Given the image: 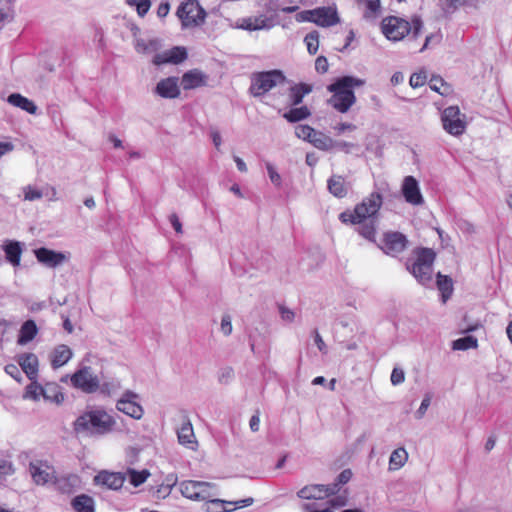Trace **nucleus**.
Here are the masks:
<instances>
[{
    "label": "nucleus",
    "instance_id": "obj_1",
    "mask_svg": "<svg viewBox=\"0 0 512 512\" xmlns=\"http://www.w3.org/2000/svg\"><path fill=\"white\" fill-rule=\"evenodd\" d=\"M382 205L381 193L372 192L356 204L353 210L347 209L340 213L339 220L345 225H358L359 235L368 241L375 242L377 220Z\"/></svg>",
    "mask_w": 512,
    "mask_h": 512
},
{
    "label": "nucleus",
    "instance_id": "obj_2",
    "mask_svg": "<svg viewBox=\"0 0 512 512\" xmlns=\"http://www.w3.org/2000/svg\"><path fill=\"white\" fill-rule=\"evenodd\" d=\"M180 489L182 495L191 500L210 501L212 503L221 502L223 505L233 506L229 508L224 506L223 509L225 511H231L237 508L250 506L254 501L251 497L235 502L215 500L213 499V497L216 495L215 485L204 481H183L180 485Z\"/></svg>",
    "mask_w": 512,
    "mask_h": 512
},
{
    "label": "nucleus",
    "instance_id": "obj_3",
    "mask_svg": "<svg viewBox=\"0 0 512 512\" xmlns=\"http://www.w3.org/2000/svg\"><path fill=\"white\" fill-rule=\"evenodd\" d=\"M115 424L114 417L104 409H94L78 416L73 423V429L77 434L104 435L111 432Z\"/></svg>",
    "mask_w": 512,
    "mask_h": 512
},
{
    "label": "nucleus",
    "instance_id": "obj_4",
    "mask_svg": "<svg viewBox=\"0 0 512 512\" xmlns=\"http://www.w3.org/2000/svg\"><path fill=\"white\" fill-rule=\"evenodd\" d=\"M365 81L353 76H343L328 86V91L332 93L329 104L338 112L346 113L355 103L356 97L353 89L361 87Z\"/></svg>",
    "mask_w": 512,
    "mask_h": 512
},
{
    "label": "nucleus",
    "instance_id": "obj_5",
    "mask_svg": "<svg viewBox=\"0 0 512 512\" xmlns=\"http://www.w3.org/2000/svg\"><path fill=\"white\" fill-rule=\"evenodd\" d=\"M381 32L390 41L398 42L412 33L414 38L419 37L423 29V21L419 16H413L411 21L398 16H386L381 21Z\"/></svg>",
    "mask_w": 512,
    "mask_h": 512
},
{
    "label": "nucleus",
    "instance_id": "obj_6",
    "mask_svg": "<svg viewBox=\"0 0 512 512\" xmlns=\"http://www.w3.org/2000/svg\"><path fill=\"white\" fill-rule=\"evenodd\" d=\"M286 82V76L281 70L256 72L251 76L249 93L254 97L264 96L278 85Z\"/></svg>",
    "mask_w": 512,
    "mask_h": 512
},
{
    "label": "nucleus",
    "instance_id": "obj_7",
    "mask_svg": "<svg viewBox=\"0 0 512 512\" xmlns=\"http://www.w3.org/2000/svg\"><path fill=\"white\" fill-rule=\"evenodd\" d=\"M415 261L407 269L423 285L431 282L433 273V263L436 258L435 252L430 248H417L414 251Z\"/></svg>",
    "mask_w": 512,
    "mask_h": 512
},
{
    "label": "nucleus",
    "instance_id": "obj_8",
    "mask_svg": "<svg viewBox=\"0 0 512 512\" xmlns=\"http://www.w3.org/2000/svg\"><path fill=\"white\" fill-rule=\"evenodd\" d=\"M72 387L86 394L95 393L100 388V378L90 366H84L70 376Z\"/></svg>",
    "mask_w": 512,
    "mask_h": 512
},
{
    "label": "nucleus",
    "instance_id": "obj_9",
    "mask_svg": "<svg viewBox=\"0 0 512 512\" xmlns=\"http://www.w3.org/2000/svg\"><path fill=\"white\" fill-rule=\"evenodd\" d=\"M177 16L185 27L197 26L204 22L206 12L196 0H187L177 9Z\"/></svg>",
    "mask_w": 512,
    "mask_h": 512
},
{
    "label": "nucleus",
    "instance_id": "obj_10",
    "mask_svg": "<svg viewBox=\"0 0 512 512\" xmlns=\"http://www.w3.org/2000/svg\"><path fill=\"white\" fill-rule=\"evenodd\" d=\"M441 121L444 130L453 136L462 135L466 130L465 115L458 106L445 108L441 114Z\"/></svg>",
    "mask_w": 512,
    "mask_h": 512
},
{
    "label": "nucleus",
    "instance_id": "obj_11",
    "mask_svg": "<svg viewBox=\"0 0 512 512\" xmlns=\"http://www.w3.org/2000/svg\"><path fill=\"white\" fill-rule=\"evenodd\" d=\"M406 235L398 231H388L382 236L380 249L387 255L396 257L402 253L408 246Z\"/></svg>",
    "mask_w": 512,
    "mask_h": 512
},
{
    "label": "nucleus",
    "instance_id": "obj_12",
    "mask_svg": "<svg viewBox=\"0 0 512 512\" xmlns=\"http://www.w3.org/2000/svg\"><path fill=\"white\" fill-rule=\"evenodd\" d=\"M29 471L33 481L37 485L53 484L56 471L47 461L36 460L29 464Z\"/></svg>",
    "mask_w": 512,
    "mask_h": 512
},
{
    "label": "nucleus",
    "instance_id": "obj_13",
    "mask_svg": "<svg viewBox=\"0 0 512 512\" xmlns=\"http://www.w3.org/2000/svg\"><path fill=\"white\" fill-rule=\"evenodd\" d=\"M116 408L134 418L141 419L144 414L143 407L138 402V395L132 391H126L122 397L117 401Z\"/></svg>",
    "mask_w": 512,
    "mask_h": 512
},
{
    "label": "nucleus",
    "instance_id": "obj_14",
    "mask_svg": "<svg viewBox=\"0 0 512 512\" xmlns=\"http://www.w3.org/2000/svg\"><path fill=\"white\" fill-rule=\"evenodd\" d=\"M401 192L405 201L411 205L418 206L424 202L418 181L413 176H406L403 179Z\"/></svg>",
    "mask_w": 512,
    "mask_h": 512
},
{
    "label": "nucleus",
    "instance_id": "obj_15",
    "mask_svg": "<svg viewBox=\"0 0 512 512\" xmlns=\"http://www.w3.org/2000/svg\"><path fill=\"white\" fill-rule=\"evenodd\" d=\"M126 480V475L121 472H109L106 470L100 471L94 477V483L98 486L105 487L111 490H119L122 488Z\"/></svg>",
    "mask_w": 512,
    "mask_h": 512
},
{
    "label": "nucleus",
    "instance_id": "obj_16",
    "mask_svg": "<svg viewBox=\"0 0 512 512\" xmlns=\"http://www.w3.org/2000/svg\"><path fill=\"white\" fill-rule=\"evenodd\" d=\"M335 495V486L323 484H310L301 488L297 492V496L301 499H323Z\"/></svg>",
    "mask_w": 512,
    "mask_h": 512
},
{
    "label": "nucleus",
    "instance_id": "obj_17",
    "mask_svg": "<svg viewBox=\"0 0 512 512\" xmlns=\"http://www.w3.org/2000/svg\"><path fill=\"white\" fill-rule=\"evenodd\" d=\"M187 58V51L184 47L176 46L153 57V64L160 66L163 64H180Z\"/></svg>",
    "mask_w": 512,
    "mask_h": 512
},
{
    "label": "nucleus",
    "instance_id": "obj_18",
    "mask_svg": "<svg viewBox=\"0 0 512 512\" xmlns=\"http://www.w3.org/2000/svg\"><path fill=\"white\" fill-rule=\"evenodd\" d=\"M314 23L321 27H331L340 22L336 8L318 7L314 9Z\"/></svg>",
    "mask_w": 512,
    "mask_h": 512
},
{
    "label": "nucleus",
    "instance_id": "obj_19",
    "mask_svg": "<svg viewBox=\"0 0 512 512\" xmlns=\"http://www.w3.org/2000/svg\"><path fill=\"white\" fill-rule=\"evenodd\" d=\"M34 253L40 263L51 268L61 265L66 260V256L63 253L45 247L36 249Z\"/></svg>",
    "mask_w": 512,
    "mask_h": 512
},
{
    "label": "nucleus",
    "instance_id": "obj_20",
    "mask_svg": "<svg viewBox=\"0 0 512 512\" xmlns=\"http://www.w3.org/2000/svg\"><path fill=\"white\" fill-rule=\"evenodd\" d=\"M17 363L30 380L38 376V358L33 353H23L17 356Z\"/></svg>",
    "mask_w": 512,
    "mask_h": 512
},
{
    "label": "nucleus",
    "instance_id": "obj_21",
    "mask_svg": "<svg viewBox=\"0 0 512 512\" xmlns=\"http://www.w3.org/2000/svg\"><path fill=\"white\" fill-rule=\"evenodd\" d=\"M155 91L159 96L163 98H177L180 95L178 78L167 77L165 79L160 80L156 85Z\"/></svg>",
    "mask_w": 512,
    "mask_h": 512
},
{
    "label": "nucleus",
    "instance_id": "obj_22",
    "mask_svg": "<svg viewBox=\"0 0 512 512\" xmlns=\"http://www.w3.org/2000/svg\"><path fill=\"white\" fill-rule=\"evenodd\" d=\"M177 436L180 444L186 445L192 449L197 444L193 426L186 415L182 417V424L177 429Z\"/></svg>",
    "mask_w": 512,
    "mask_h": 512
},
{
    "label": "nucleus",
    "instance_id": "obj_23",
    "mask_svg": "<svg viewBox=\"0 0 512 512\" xmlns=\"http://www.w3.org/2000/svg\"><path fill=\"white\" fill-rule=\"evenodd\" d=\"M53 484L56 489L63 494H72L80 484L78 475L69 474L61 477H55Z\"/></svg>",
    "mask_w": 512,
    "mask_h": 512
},
{
    "label": "nucleus",
    "instance_id": "obj_24",
    "mask_svg": "<svg viewBox=\"0 0 512 512\" xmlns=\"http://www.w3.org/2000/svg\"><path fill=\"white\" fill-rule=\"evenodd\" d=\"M346 504L347 496L342 495L327 501L322 508H319L316 504H305L303 509L305 512H334L336 509Z\"/></svg>",
    "mask_w": 512,
    "mask_h": 512
},
{
    "label": "nucleus",
    "instance_id": "obj_25",
    "mask_svg": "<svg viewBox=\"0 0 512 512\" xmlns=\"http://www.w3.org/2000/svg\"><path fill=\"white\" fill-rule=\"evenodd\" d=\"M182 87L184 90H191L206 84V76L197 69L190 70L182 76Z\"/></svg>",
    "mask_w": 512,
    "mask_h": 512
},
{
    "label": "nucleus",
    "instance_id": "obj_26",
    "mask_svg": "<svg viewBox=\"0 0 512 512\" xmlns=\"http://www.w3.org/2000/svg\"><path fill=\"white\" fill-rule=\"evenodd\" d=\"M45 401H49L56 405H61L64 402L65 395L62 388L55 382H47L43 385V396Z\"/></svg>",
    "mask_w": 512,
    "mask_h": 512
},
{
    "label": "nucleus",
    "instance_id": "obj_27",
    "mask_svg": "<svg viewBox=\"0 0 512 512\" xmlns=\"http://www.w3.org/2000/svg\"><path fill=\"white\" fill-rule=\"evenodd\" d=\"M72 351L67 345H58L51 354V365L59 368L65 365L72 358Z\"/></svg>",
    "mask_w": 512,
    "mask_h": 512
},
{
    "label": "nucleus",
    "instance_id": "obj_28",
    "mask_svg": "<svg viewBox=\"0 0 512 512\" xmlns=\"http://www.w3.org/2000/svg\"><path fill=\"white\" fill-rule=\"evenodd\" d=\"M329 192L337 198H344L348 194V185L340 175H333L327 182Z\"/></svg>",
    "mask_w": 512,
    "mask_h": 512
},
{
    "label": "nucleus",
    "instance_id": "obj_29",
    "mask_svg": "<svg viewBox=\"0 0 512 512\" xmlns=\"http://www.w3.org/2000/svg\"><path fill=\"white\" fill-rule=\"evenodd\" d=\"M268 26V18L265 15L245 17L240 20L239 28L255 31L266 28Z\"/></svg>",
    "mask_w": 512,
    "mask_h": 512
},
{
    "label": "nucleus",
    "instance_id": "obj_30",
    "mask_svg": "<svg viewBox=\"0 0 512 512\" xmlns=\"http://www.w3.org/2000/svg\"><path fill=\"white\" fill-rule=\"evenodd\" d=\"M38 333V328L33 320L25 321L19 331L18 344L24 345L32 341Z\"/></svg>",
    "mask_w": 512,
    "mask_h": 512
},
{
    "label": "nucleus",
    "instance_id": "obj_31",
    "mask_svg": "<svg viewBox=\"0 0 512 512\" xmlns=\"http://www.w3.org/2000/svg\"><path fill=\"white\" fill-rule=\"evenodd\" d=\"M71 506L76 512H95V502L87 494H81L73 498Z\"/></svg>",
    "mask_w": 512,
    "mask_h": 512
},
{
    "label": "nucleus",
    "instance_id": "obj_32",
    "mask_svg": "<svg viewBox=\"0 0 512 512\" xmlns=\"http://www.w3.org/2000/svg\"><path fill=\"white\" fill-rule=\"evenodd\" d=\"M7 101L11 105L18 107L30 114H35L37 111V106L34 104V102L22 96L21 94L13 93L8 96Z\"/></svg>",
    "mask_w": 512,
    "mask_h": 512
},
{
    "label": "nucleus",
    "instance_id": "obj_33",
    "mask_svg": "<svg viewBox=\"0 0 512 512\" xmlns=\"http://www.w3.org/2000/svg\"><path fill=\"white\" fill-rule=\"evenodd\" d=\"M312 91V87L306 83L295 84L290 88V105L296 106L303 101V98Z\"/></svg>",
    "mask_w": 512,
    "mask_h": 512
},
{
    "label": "nucleus",
    "instance_id": "obj_34",
    "mask_svg": "<svg viewBox=\"0 0 512 512\" xmlns=\"http://www.w3.org/2000/svg\"><path fill=\"white\" fill-rule=\"evenodd\" d=\"M315 148L323 151H328L334 148L335 143L331 137L324 134L323 132L315 130V136H312L309 140Z\"/></svg>",
    "mask_w": 512,
    "mask_h": 512
},
{
    "label": "nucleus",
    "instance_id": "obj_35",
    "mask_svg": "<svg viewBox=\"0 0 512 512\" xmlns=\"http://www.w3.org/2000/svg\"><path fill=\"white\" fill-rule=\"evenodd\" d=\"M437 288L441 292L442 301L445 303L453 293L452 279L447 275L437 274Z\"/></svg>",
    "mask_w": 512,
    "mask_h": 512
},
{
    "label": "nucleus",
    "instance_id": "obj_36",
    "mask_svg": "<svg viewBox=\"0 0 512 512\" xmlns=\"http://www.w3.org/2000/svg\"><path fill=\"white\" fill-rule=\"evenodd\" d=\"M7 260L13 265L18 266L21 261L22 248L19 242L11 241L4 246Z\"/></svg>",
    "mask_w": 512,
    "mask_h": 512
},
{
    "label": "nucleus",
    "instance_id": "obj_37",
    "mask_svg": "<svg viewBox=\"0 0 512 512\" xmlns=\"http://www.w3.org/2000/svg\"><path fill=\"white\" fill-rule=\"evenodd\" d=\"M408 460V453L405 448L395 449L389 459V470L396 471L402 468Z\"/></svg>",
    "mask_w": 512,
    "mask_h": 512
},
{
    "label": "nucleus",
    "instance_id": "obj_38",
    "mask_svg": "<svg viewBox=\"0 0 512 512\" xmlns=\"http://www.w3.org/2000/svg\"><path fill=\"white\" fill-rule=\"evenodd\" d=\"M428 84L433 91L439 93L442 96L447 97L453 93L452 86L438 75H433L430 78Z\"/></svg>",
    "mask_w": 512,
    "mask_h": 512
},
{
    "label": "nucleus",
    "instance_id": "obj_39",
    "mask_svg": "<svg viewBox=\"0 0 512 512\" xmlns=\"http://www.w3.org/2000/svg\"><path fill=\"white\" fill-rule=\"evenodd\" d=\"M310 110L307 106L292 108L283 114V117L290 123L299 122L310 116Z\"/></svg>",
    "mask_w": 512,
    "mask_h": 512
},
{
    "label": "nucleus",
    "instance_id": "obj_40",
    "mask_svg": "<svg viewBox=\"0 0 512 512\" xmlns=\"http://www.w3.org/2000/svg\"><path fill=\"white\" fill-rule=\"evenodd\" d=\"M127 475L129 477L130 483L134 487H138L148 479V477L150 476V472L147 469L137 471L135 469L129 468L127 470Z\"/></svg>",
    "mask_w": 512,
    "mask_h": 512
},
{
    "label": "nucleus",
    "instance_id": "obj_41",
    "mask_svg": "<svg viewBox=\"0 0 512 512\" xmlns=\"http://www.w3.org/2000/svg\"><path fill=\"white\" fill-rule=\"evenodd\" d=\"M43 396V385L39 384L36 379L31 380V383L26 386L24 398L31 399L33 401H39Z\"/></svg>",
    "mask_w": 512,
    "mask_h": 512
},
{
    "label": "nucleus",
    "instance_id": "obj_42",
    "mask_svg": "<svg viewBox=\"0 0 512 512\" xmlns=\"http://www.w3.org/2000/svg\"><path fill=\"white\" fill-rule=\"evenodd\" d=\"M477 345L478 341L474 336H465L453 341L452 348L453 350H468L476 348Z\"/></svg>",
    "mask_w": 512,
    "mask_h": 512
},
{
    "label": "nucleus",
    "instance_id": "obj_43",
    "mask_svg": "<svg viewBox=\"0 0 512 512\" xmlns=\"http://www.w3.org/2000/svg\"><path fill=\"white\" fill-rule=\"evenodd\" d=\"M125 3L130 7H135L139 17L143 18L151 7L150 0H125Z\"/></svg>",
    "mask_w": 512,
    "mask_h": 512
},
{
    "label": "nucleus",
    "instance_id": "obj_44",
    "mask_svg": "<svg viewBox=\"0 0 512 512\" xmlns=\"http://www.w3.org/2000/svg\"><path fill=\"white\" fill-rule=\"evenodd\" d=\"M365 10V18H374L380 11V0H361Z\"/></svg>",
    "mask_w": 512,
    "mask_h": 512
},
{
    "label": "nucleus",
    "instance_id": "obj_45",
    "mask_svg": "<svg viewBox=\"0 0 512 512\" xmlns=\"http://www.w3.org/2000/svg\"><path fill=\"white\" fill-rule=\"evenodd\" d=\"M304 42L307 46V50L311 55H315L319 49V34L317 31H312L308 33Z\"/></svg>",
    "mask_w": 512,
    "mask_h": 512
},
{
    "label": "nucleus",
    "instance_id": "obj_46",
    "mask_svg": "<svg viewBox=\"0 0 512 512\" xmlns=\"http://www.w3.org/2000/svg\"><path fill=\"white\" fill-rule=\"evenodd\" d=\"M352 471L350 469L343 470L337 477L336 481L328 486H335V494L340 491V487L348 483L352 478Z\"/></svg>",
    "mask_w": 512,
    "mask_h": 512
},
{
    "label": "nucleus",
    "instance_id": "obj_47",
    "mask_svg": "<svg viewBox=\"0 0 512 512\" xmlns=\"http://www.w3.org/2000/svg\"><path fill=\"white\" fill-rule=\"evenodd\" d=\"M295 134L298 138L309 142L312 136H315V129L309 125H298L295 128Z\"/></svg>",
    "mask_w": 512,
    "mask_h": 512
},
{
    "label": "nucleus",
    "instance_id": "obj_48",
    "mask_svg": "<svg viewBox=\"0 0 512 512\" xmlns=\"http://www.w3.org/2000/svg\"><path fill=\"white\" fill-rule=\"evenodd\" d=\"M427 79L428 77L425 71L416 72L410 76L409 84L414 89L420 88L426 84Z\"/></svg>",
    "mask_w": 512,
    "mask_h": 512
},
{
    "label": "nucleus",
    "instance_id": "obj_49",
    "mask_svg": "<svg viewBox=\"0 0 512 512\" xmlns=\"http://www.w3.org/2000/svg\"><path fill=\"white\" fill-rule=\"evenodd\" d=\"M23 193H24V200H27V201L38 200V199H41L43 196V193L41 190H39L31 185L24 187Z\"/></svg>",
    "mask_w": 512,
    "mask_h": 512
},
{
    "label": "nucleus",
    "instance_id": "obj_50",
    "mask_svg": "<svg viewBox=\"0 0 512 512\" xmlns=\"http://www.w3.org/2000/svg\"><path fill=\"white\" fill-rule=\"evenodd\" d=\"M159 42L157 40H149L148 42H141L137 44V51L141 53H151L157 51Z\"/></svg>",
    "mask_w": 512,
    "mask_h": 512
},
{
    "label": "nucleus",
    "instance_id": "obj_51",
    "mask_svg": "<svg viewBox=\"0 0 512 512\" xmlns=\"http://www.w3.org/2000/svg\"><path fill=\"white\" fill-rule=\"evenodd\" d=\"M15 469L11 462L0 459V479H5L14 473Z\"/></svg>",
    "mask_w": 512,
    "mask_h": 512
},
{
    "label": "nucleus",
    "instance_id": "obj_52",
    "mask_svg": "<svg viewBox=\"0 0 512 512\" xmlns=\"http://www.w3.org/2000/svg\"><path fill=\"white\" fill-rule=\"evenodd\" d=\"M4 371L11 376L13 379H15L18 383L22 382V373L20 369L15 364H7L4 367Z\"/></svg>",
    "mask_w": 512,
    "mask_h": 512
},
{
    "label": "nucleus",
    "instance_id": "obj_53",
    "mask_svg": "<svg viewBox=\"0 0 512 512\" xmlns=\"http://www.w3.org/2000/svg\"><path fill=\"white\" fill-rule=\"evenodd\" d=\"M391 383L393 385H399L404 382L405 374L404 371L400 368H394L391 373Z\"/></svg>",
    "mask_w": 512,
    "mask_h": 512
},
{
    "label": "nucleus",
    "instance_id": "obj_54",
    "mask_svg": "<svg viewBox=\"0 0 512 512\" xmlns=\"http://www.w3.org/2000/svg\"><path fill=\"white\" fill-rule=\"evenodd\" d=\"M328 60L324 56H318L315 61V69L319 73H326L328 71Z\"/></svg>",
    "mask_w": 512,
    "mask_h": 512
},
{
    "label": "nucleus",
    "instance_id": "obj_55",
    "mask_svg": "<svg viewBox=\"0 0 512 512\" xmlns=\"http://www.w3.org/2000/svg\"><path fill=\"white\" fill-rule=\"evenodd\" d=\"M267 171H268L269 178H270L271 182L273 184H275L276 186H280V184H281V177L277 173V171L273 168L272 165H270V164L267 165Z\"/></svg>",
    "mask_w": 512,
    "mask_h": 512
},
{
    "label": "nucleus",
    "instance_id": "obj_56",
    "mask_svg": "<svg viewBox=\"0 0 512 512\" xmlns=\"http://www.w3.org/2000/svg\"><path fill=\"white\" fill-rule=\"evenodd\" d=\"M221 330L225 335H230L232 332L231 318L229 315H225L221 321Z\"/></svg>",
    "mask_w": 512,
    "mask_h": 512
},
{
    "label": "nucleus",
    "instance_id": "obj_57",
    "mask_svg": "<svg viewBox=\"0 0 512 512\" xmlns=\"http://www.w3.org/2000/svg\"><path fill=\"white\" fill-rule=\"evenodd\" d=\"M313 13H314V9L302 11L297 14L296 19L298 21H306V22L314 23V15H312Z\"/></svg>",
    "mask_w": 512,
    "mask_h": 512
},
{
    "label": "nucleus",
    "instance_id": "obj_58",
    "mask_svg": "<svg viewBox=\"0 0 512 512\" xmlns=\"http://www.w3.org/2000/svg\"><path fill=\"white\" fill-rule=\"evenodd\" d=\"M441 34H431L428 35L425 39L424 45L421 47L420 52L424 51L425 49L429 48L432 42H440L441 41Z\"/></svg>",
    "mask_w": 512,
    "mask_h": 512
},
{
    "label": "nucleus",
    "instance_id": "obj_59",
    "mask_svg": "<svg viewBox=\"0 0 512 512\" xmlns=\"http://www.w3.org/2000/svg\"><path fill=\"white\" fill-rule=\"evenodd\" d=\"M279 311H280V314H281V317L283 320L289 321V322L293 321L295 315L292 310L284 307L283 305H280Z\"/></svg>",
    "mask_w": 512,
    "mask_h": 512
},
{
    "label": "nucleus",
    "instance_id": "obj_60",
    "mask_svg": "<svg viewBox=\"0 0 512 512\" xmlns=\"http://www.w3.org/2000/svg\"><path fill=\"white\" fill-rule=\"evenodd\" d=\"M233 374H234L233 369L230 367H227L222 370V372L219 376V381L221 383H227L233 377Z\"/></svg>",
    "mask_w": 512,
    "mask_h": 512
},
{
    "label": "nucleus",
    "instance_id": "obj_61",
    "mask_svg": "<svg viewBox=\"0 0 512 512\" xmlns=\"http://www.w3.org/2000/svg\"><path fill=\"white\" fill-rule=\"evenodd\" d=\"M169 219L176 233H182V224L179 220V217L176 214H172L170 215Z\"/></svg>",
    "mask_w": 512,
    "mask_h": 512
},
{
    "label": "nucleus",
    "instance_id": "obj_62",
    "mask_svg": "<svg viewBox=\"0 0 512 512\" xmlns=\"http://www.w3.org/2000/svg\"><path fill=\"white\" fill-rule=\"evenodd\" d=\"M170 11V5L168 2H162L159 4L158 8H157V15L159 17H165L168 15Z\"/></svg>",
    "mask_w": 512,
    "mask_h": 512
},
{
    "label": "nucleus",
    "instance_id": "obj_63",
    "mask_svg": "<svg viewBox=\"0 0 512 512\" xmlns=\"http://www.w3.org/2000/svg\"><path fill=\"white\" fill-rule=\"evenodd\" d=\"M249 425H250V429L253 431V432H257L259 430V426H260V417H259V412L257 411V413L255 415H253L250 419V422H249Z\"/></svg>",
    "mask_w": 512,
    "mask_h": 512
},
{
    "label": "nucleus",
    "instance_id": "obj_64",
    "mask_svg": "<svg viewBox=\"0 0 512 512\" xmlns=\"http://www.w3.org/2000/svg\"><path fill=\"white\" fill-rule=\"evenodd\" d=\"M314 338H315V343L318 347V349L321 351V352H326V344L324 343L322 337L320 336L318 330H315L314 331Z\"/></svg>",
    "mask_w": 512,
    "mask_h": 512
}]
</instances>
